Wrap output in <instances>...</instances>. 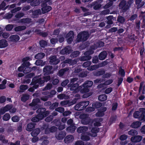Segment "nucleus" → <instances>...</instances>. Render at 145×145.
Instances as JSON below:
<instances>
[{
  "label": "nucleus",
  "mask_w": 145,
  "mask_h": 145,
  "mask_svg": "<svg viewBox=\"0 0 145 145\" xmlns=\"http://www.w3.org/2000/svg\"><path fill=\"white\" fill-rule=\"evenodd\" d=\"M107 96L105 94L100 95L98 97V100L100 101H105L107 99Z\"/></svg>",
  "instance_id": "37"
},
{
  "label": "nucleus",
  "mask_w": 145,
  "mask_h": 145,
  "mask_svg": "<svg viewBox=\"0 0 145 145\" xmlns=\"http://www.w3.org/2000/svg\"><path fill=\"white\" fill-rule=\"evenodd\" d=\"M98 68V65H94L91 66L90 67H88L87 68V69L88 70L93 71L96 69Z\"/></svg>",
  "instance_id": "55"
},
{
  "label": "nucleus",
  "mask_w": 145,
  "mask_h": 145,
  "mask_svg": "<svg viewBox=\"0 0 145 145\" xmlns=\"http://www.w3.org/2000/svg\"><path fill=\"white\" fill-rule=\"evenodd\" d=\"M39 43L40 47L42 48H44L47 45V42L43 40H40Z\"/></svg>",
  "instance_id": "46"
},
{
  "label": "nucleus",
  "mask_w": 145,
  "mask_h": 145,
  "mask_svg": "<svg viewBox=\"0 0 145 145\" xmlns=\"http://www.w3.org/2000/svg\"><path fill=\"white\" fill-rule=\"evenodd\" d=\"M125 21V19L124 17L122 16H118V22H120L121 24H123Z\"/></svg>",
  "instance_id": "56"
},
{
  "label": "nucleus",
  "mask_w": 145,
  "mask_h": 145,
  "mask_svg": "<svg viewBox=\"0 0 145 145\" xmlns=\"http://www.w3.org/2000/svg\"><path fill=\"white\" fill-rule=\"evenodd\" d=\"M34 77L36 78V79L38 82V84L40 85V87L43 86L44 85L45 82H47L49 81L51 82V76L49 75L44 76L42 77H38L37 76H35Z\"/></svg>",
  "instance_id": "1"
},
{
  "label": "nucleus",
  "mask_w": 145,
  "mask_h": 145,
  "mask_svg": "<svg viewBox=\"0 0 145 145\" xmlns=\"http://www.w3.org/2000/svg\"><path fill=\"white\" fill-rule=\"evenodd\" d=\"M130 5L127 3L126 1L123 0L118 5L120 9H121L122 12H125L129 10Z\"/></svg>",
  "instance_id": "4"
},
{
  "label": "nucleus",
  "mask_w": 145,
  "mask_h": 145,
  "mask_svg": "<svg viewBox=\"0 0 145 145\" xmlns=\"http://www.w3.org/2000/svg\"><path fill=\"white\" fill-rule=\"evenodd\" d=\"M66 135V132L65 131H61L57 133L56 135V138L58 140L63 139Z\"/></svg>",
  "instance_id": "13"
},
{
  "label": "nucleus",
  "mask_w": 145,
  "mask_h": 145,
  "mask_svg": "<svg viewBox=\"0 0 145 145\" xmlns=\"http://www.w3.org/2000/svg\"><path fill=\"white\" fill-rule=\"evenodd\" d=\"M12 107V106L10 105H7L1 108L0 110V112L1 114H3L5 112L9 110Z\"/></svg>",
  "instance_id": "15"
},
{
  "label": "nucleus",
  "mask_w": 145,
  "mask_h": 145,
  "mask_svg": "<svg viewBox=\"0 0 145 145\" xmlns=\"http://www.w3.org/2000/svg\"><path fill=\"white\" fill-rule=\"evenodd\" d=\"M81 123L84 125H88L89 127L91 128L92 126L93 121V120L89 118H88L84 120H81Z\"/></svg>",
  "instance_id": "12"
},
{
  "label": "nucleus",
  "mask_w": 145,
  "mask_h": 145,
  "mask_svg": "<svg viewBox=\"0 0 145 145\" xmlns=\"http://www.w3.org/2000/svg\"><path fill=\"white\" fill-rule=\"evenodd\" d=\"M41 10L43 14L48 12L52 9V8L50 6L47 5L46 2L42 3L41 4Z\"/></svg>",
  "instance_id": "8"
},
{
  "label": "nucleus",
  "mask_w": 145,
  "mask_h": 145,
  "mask_svg": "<svg viewBox=\"0 0 145 145\" xmlns=\"http://www.w3.org/2000/svg\"><path fill=\"white\" fill-rule=\"evenodd\" d=\"M31 71V67H28L25 68L24 70L23 71L25 73H28Z\"/></svg>",
  "instance_id": "60"
},
{
  "label": "nucleus",
  "mask_w": 145,
  "mask_h": 145,
  "mask_svg": "<svg viewBox=\"0 0 145 145\" xmlns=\"http://www.w3.org/2000/svg\"><path fill=\"white\" fill-rule=\"evenodd\" d=\"M51 82H52V84L53 85H56L59 82V80L57 78L55 79L54 80L51 79Z\"/></svg>",
  "instance_id": "62"
},
{
  "label": "nucleus",
  "mask_w": 145,
  "mask_h": 145,
  "mask_svg": "<svg viewBox=\"0 0 145 145\" xmlns=\"http://www.w3.org/2000/svg\"><path fill=\"white\" fill-rule=\"evenodd\" d=\"M102 105V104L99 102H96L92 104V106L94 108H97L100 107Z\"/></svg>",
  "instance_id": "47"
},
{
  "label": "nucleus",
  "mask_w": 145,
  "mask_h": 145,
  "mask_svg": "<svg viewBox=\"0 0 145 145\" xmlns=\"http://www.w3.org/2000/svg\"><path fill=\"white\" fill-rule=\"evenodd\" d=\"M82 104L81 102H80L76 104L74 106L75 109L77 111H81L83 110H81L82 109Z\"/></svg>",
  "instance_id": "43"
},
{
  "label": "nucleus",
  "mask_w": 145,
  "mask_h": 145,
  "mask_svg": "<svg viewBox=\"0 0 145 145\" xmlns=\"http://www.w3.org/2000/svg\"><path fill=\"white\" fill-rule=\"evenodd\" d=\"M20 39V37L16 35H11L8 38V40L9 41L13 42H16L18 41Z\"/></svg>",
  "instance_id": "18"
},
{
  "label": "nucleus",
  "mask_w": 145,
  "mask_h": 145,
  "mask_svg": "<svg viewBox=\"0 0 145 145\" xmlns=\"http://www.w3.org/2000/svg\"><path fill=\"white\" fill-rule=\"evenodd\" d=\"M105 72L103 69H101L99 70H97L94 73L95 76H99L103 75L105 73Z\"/></svg>",
  "instance_id": "32"
},
{
  "label": "nucleus",
  "mask_w": 145,
  "mask_h": 145,
  "mask_svg": "<svg viewBox=\"0 0 145 145\" xmlns=\"http://www.w3.org/2000/svg\"><path fill=\"white\" fill-rule=\"evenodd\" d=\"M76 128L74 125H71L67 128V131L68 133H73Z\"/></svg>",
  "instance_id": "27"
},
{
  "label": "nucleus",
  "mask_w": 145,
  "mask_h": 145,
  "mask_svg": "<svg viewBox=\"0 0 145 145\" xmlns=\"http://www.w3.org/2000/svg\"><path fill=\"white\" fill-rule=\"evenodd\" d=\"M99 128L96 127H93L91 130V131L92 134L90 133H88V135L91 137H95L97 136V133L99 132Z\"/></svg>",
  "instance_id": "14"
},
{
  "label": "nucleus",
  "mask_w": 145,
  "mask_h": 145,
  "mask_svg": "<svg viewBox=\"0 0 145 145\" xmlns=\"http://www.w3.org/2000/svg\"><path fill=\"white\" fill-rule=\"evenodd\" d=\"M42 117L38 114L37 115L33 117L31 119V121L34 122H36L39 121L40 120L43 119Z\"/></svg>",
  "instance_id": "31"
},
{
  "label": "nucleus",
  "mask_w": 145,
  "mask_h": 145,
  "mask_svg": "<svg viewBox=\"0 0 145 145\" xmlns=\"http://www.w3.org/2000/svg\"><path fill=\"white\" fill-rule=\"evenodd\" d=\"M26 27L25 26H19L15 27L14 30L15 31L18 32L25 29Z\"/></svg>",
  "instance_id": "42"
},
{
  "label": "nucleus",
  "mask_w": 145,
  "mask_h": 145,
  "mask_svg": "<svg viewBox=\"0 0 145 145\" xmlns=\"http://www.w3.org/2000/svg\"><path fill=\"white\" fill-rule=\"evenodd\" d=\"M139 110L141 113L139 111H135L133 113V116L135 118H138L140 121H145V108H140Z\"/></svg>",
  "instance_id": "2"
},
{
  "label": "nucleus",
  "mask_w": 145,
  "mask_h": 145,
  "mask_svg": "<svg viewBox=\"0 0 145 145\" xmlns=\"http://www.w3.org/2000/svg\"><path fill=\"white\" fill-rule=\"evenodd\" d=\"M42 12L40 9L34 10L32 14V17L33 18H37L39 17V15H41Z\"/></svg>",
  "instance_id": "23"
},
{
  "label": "nucleus",
  "mask_w": 145,
  "mask_h": 145,
  "mask_svg": "<svg viewBox=\"0 0 145 145\" xmlns=\"http://www.w3.org/2000/svg\"><path fill=\"white\" fill-rule=\"evenodd\" d=\"M69 69L68 68H65L59 70L58 72V75L60 77L63 76L65 73L68 71Z\"/></svg>",
  "instance_id": "30"
},
{
  "label": "nucleus",
  "mask_w": 145,
  "mask_h": 145,
  "mask_svg": "<svg viewBox=\"0 0 145 145\" xmlns=\"http://www.w3.org/2000/svg\"><path fill=\"white\" fill-rule=\"evenodd\" d=\"M40 3L39 0H36L34 1H33L31 0L30 3V5L32 6L35 7L39 5Z\"/></svg>",
  "instance_id": "48"
},
{
  "label": "nucleus",
  "mask_w": 145,
  "mask_h": 145,
  "mask_svg": "<svg viewBox=\"0 0 145 145\" xmlns=\"http://www.w3.org/2000/svg\"><path fill=\"white\" fill-rule=\"evenodd\" d=\"M88 133L89 132H87L82 134L81 138L82 140L88 141L90 140V138L89 136V135H88Z\"/></svg>",
  "instance_id": "20"
},
{
  "label": "nucleus",
  "mask_w": 145,
  "mask_h": 145,
  "mask_svg": "<svg viewBox=\"0 0 145 145\" xmlns=\"http://www.w3.org/2000/svg\"><path fill=\"white\" fill-rule=\"evenodd\" d=\"M49 63L51 65L57 64L60 62V60L57 58L56 56H51L49 58Z\"/></svg>",
  "instance_id": "9"
},
{
  "label": "nucleus",
  "mask_w": 145,
  "mask_h": 145,
  "mask_svg": "<svg viewBox=\"0 0 145 145\" xmlns=\"http://www.w3.org/2000/svg\"><path fill=\"white\" fill-rule=\"evenodd\" d=\"M38 115L44 118L48 115L49 113L48 111H46L44 108H38L36 111Z\"/></svg>",
  "instance_id": "6"
},
{
  "label": "nucleus",
  "mask_w": 145,
  "mask_h": 145,
  "mask_svg": "<svg viewBox=\"0 0 145 145\" xmlns=\"http://www.w3.org/2000/svg\"><path fill=\"white\" fill-rule=\"evenodd\" d=\"M31 22V19L29 18H23L20 20V22L26 24H29Z\"/></svg>",
  "instance_id": "34"
},
{
  "label": "nucleus",
  "mask_w": 145,
  "mask_h": 145,
  "mask_svg": "<svg viewBox=\"0 0 145 145\" xmlns=\"http://www.w3.org/2000/svg\"><path fill=\"white\" fill-rule=\"evenodd\" d=\"M79 90L80 93H84L88 92L89 91V88L84 86L83 84L82 85L79 86Z\"/></svg>",
  "instance_id": "17"
},
{
  "label": "nucleus",
  "mask_w": 145,
  "mask_h": 145,
  "mask_svg": "<svg viewBox=\"0 0 145 145\" xmlns=\"http://www.w3.org/2000/svg\"><path fill=\"white\" fill-rule=\"evenodd\" d=\"M74 34L73 31H71L67 34L66 37L74 38Z\"/></svg>",
  "instance_id": "54"
},
{
  "label": "nucleus",
  "mask_w": 145,
  "mask_h": 145,
  "mask_svg": "<svg viewBox=\"0 0 145 145\" xmlns=\"http://www.w3.org/2000/svg\"><path fill=\"white\" fill-rule=\"evenodd\" d=\"M39 99H33L32 103L29 105L32 107L33 109L35 110L38 108L39 105L37 104Z\"/></svg>",
  "instance_id": "16"
},
{
  "label": "nucleus",
  "mask_w": 145,
  "mask_h": 145,
  "mask_svg": "<svg viewBox=\"0 0 145 145\" xmlns=\"http://www.w3.org/2000/svg\"><path fill=\"white\" fill-rule=\"evenodd\" d=\"M78 79L77 78H74L70 79V82L69 85H71V84H74L75 82L78 80Z\"/></svg>",
  "instance_id": "63"
},
{
  "label": "nucleus",
  "mask_w": 145,
  "mask_h": 145,
  "mask_svg": "<svg viewBox=\"0 0 145 145\" xmlns=\"http://www.w3.org/2000/svg\"><path fill=\"white\" fill-rule=\"evenodd\" d=\"M8 46L7 41L5 39L0 40V48H4Z\"/></svg>",
  "instance_id": "24"
},
{
  "label": "nucleus",
  "mask_w": 145,
  "mask_h": 145,
  "mask_svg": "<svg viewBox=\"0 0 145 145\" xmlns=\"http://www.w3.org/2000/svg\"><path fill=\"white\" fill-rule=\"evenodd\" d=\"M28 88V86L27 85H21L20 87V89L23 91L26 90Z\"/></svg>",
  "instance_id": "61"
},
{
  "label": "nucleus",
  "mask_w": 145,
  "mask_h": 145,
  "mask_svg": "<svg viewBox=\"0 0 145 145\" xmlns=\"http://www.w3.org/2000/svg\"><path fill=\"white\" fill-rule=\"evenodd\" d=\"M29 99V95L27 94H23L22 96L21 97V100L23 102H26L27 100Z\"/></svg>",
  "instance_id": "45"
},
{
  "label": "nucleus",
  "mask_w": 145,
  "mask_h": 145,
  "mask_svg": "<svg viewBox=\"0 0 145 145\" xmlns=\"http://www.w3.org/2000/svg\"><path fill=\"white\" fill-rule=\"evenodd\" d=\"M142 138V136L138 135L132 137L131 138V140L133 142H139L141 141Z\"/></svg>",
  "instance_id": "21"
},
{
  "label": "nucleus",
  "mask_w": 145,
  "mask_h": 145,
  "mask_svg": "<svg viewBox=\"0 0 145 145\" xmlns=\"http://www.w3.org/2000/svg\"><path fill=\"white\" fill-rule=\"evenodd\" d=\"M88 127L86 126L80 127L77 129V131L79 133H84L88 130Z\"/></svg>",
  "instance_id": "29"
},
{
  "label": "nucleus",
  "mask_w": 145,
  "mask_h": 145,
  "mask_svg": "<svg viewBox=\"0 0 145 145\" xmlns=\"http://www.w3.org/2000/svg\"><path fill=\"white\" fill-rule=\"evenodd\" d=\"M91 63V62L90 61H87L84 62L82 65L85 68L89 67Z\"/></svg>",
  "instance_id": "53"
},
{
  "label": "nucleus",
  "mask_w": 145,
  "mask_h": 145,
  "mask_svg": "<svg viewBox=\"0 0 145 145\" xmlns=\"http://www.w3.org/2000/svg\"><path fill=\"white\" fill-rule=\"evenodd\" d=\"M128 134L134 136L137 135V131L134 129H131L128 132Z\"/></svg>",
  "instance_id": "50"
},
{
  "label": "nucleus",
  "mask_w": 145,
  "mask_h": 145,
  "mask_svg": "<svg viewBox=\"0 0 145 145\" xmlns=\"http://www.w3.org/2000/svg\"><path fill=\"white\" fill-rule=\"evenodd\" d=\"M91 5L95 10L99 9L101 7V5L97 1H95L92 3Z\"/></svg>",
  "instance_id": "26"
},
{
  "label": "nucleus",
  "mask_w": 145,
  "mask_h": 145,
  "mask_svg": "<svg viewBox=\"0 0 145 145\" xmlns=\"http://www.w3.org/2000/svg\"><path fill=\"white\" fill-rule=\"evenodd\" d=\"M88 115L85 114H81L79 116L80 118L81 119V120H84L85 119L88 118Z\"/></svg>",
  "instance_id": "58"
},
{
  "label": "nucleus",
  "mask_w": 145,
  "mask_h": 145,
  "mask_svg": "<svg viewBox=\"0 0 145 145\" xmlns=\"http://www.w3.org/2000/svg\"><path fill=\"white\" fill-rule=\"evenodd\" d=\"M36 79V78L34 77L32 79V81L30 84V85L33 86L32 87L28 89V91L29 92H33L34 91L35 89H37L40 87V85L38 84V82Z\"/></svg>",
  "instance_id": "5"
},
{
  "label": "nucleus",
  "mask_w": 145,
  "mask_h": 145,
  "mask_svg": "<svg viewBox=\"0 0 145 145\" xmlns=\"http://www.w3.org/2000/svg\"><path fill=\"white\" fill-rule=\"evenodd\" d=\"M44 75L46 76L52 74L54 72L53 70V67L51 65H46L43 69Z\"/></svg>",
  "instance_id": "7"
},
{
  "label": "nucleus",
  "mask_w": 145,
  "mask_h": 145,
  "mask_svg": "<svg viewBox=\"0 0 145 145\" xmlns=\"http://www.w3.org/2000/svg\"><path fill=\"white\" fill-rule=\"evenodd\" d=\"M45 56V54L43 52H40L36 54L35 57V59H41L43 58Z\"/></svg>",
  "instance_id": "36"
},
{
  "label": "nucleus",
  "mask_w": 145,
  "mask_h": 145,
  "mask_svg": "<svg viewBox=\"0 0 145 145\" xmlns=\"http://www.w3.org/2000/svg\"><path fill=\"white\" fill-rule=\"evenodd\" d=\"M142 0H136V4L139 8L143 7L144 4V1H142Z\"/></svg>",
  "instance_id": "38"
},
{
  "label": "nucleus",
  "mask_w": 145,
  "mask_h": 145,
  "mask_svg": "<svg viewBox=\"0 0 145 145\" xmlns=\"http://www.w3.org/2000/svg\"><path fill=\"white\" fill-rule=\"evenodd\" d=\"M89 34L88 32L86 31H83L80 32L78 35L77 41L78 42H84L88 38Z\"/></svg>",
  "instance_id": "3"
},
{
  "label": "nucleus",
  "mask_w": 145,
  "mask_h": 145,
  "mask_svg": "<svg viewBox=\"0 0 145 145\" xmlns=\"http://www.w3.org/2000/svg\"><path fill=\"white\" fill-rule=\"evenodd\" d=\"M53 116L50 115L48 117H46L45 119V121L46 122H50L52 121L53 119Z\"/></svg>",
  "instance_id": "64"
},
{
  "label": "nucleus",
  "mask_w": 145,
  "mask_h": 145,
  "mask_svg": "<svg viewBox=\"0 0 145 145\" xmlns=\"http://www.w3.org/2000/svg\"><path fill=\"white\" fill-rule=\"evenodd\" d=\"M71 53L70 57L72 58H73L78 57L80 54V52L78 51H76L72 52Z\"/></svg>",
  "instance_id": "40"
},
{
  "label": "nucleus",
  "mask_w": 145,
  "mask_h": 145,
  "mask_svg": "<svg viewBox=\"0 0 145 145\" xmlns=\"http://www.w3.org/2000/svg\"><path fill=\"white\" fill-rule=\"evenodd\" d=\"M72 51L69 46H67L60 50L59 54L61 55H67L71 53Z\"/></svg>",
  "instance_id": "10"
},
{
  "label": "nucleus",
  "mask_w": 145,
  "mask_h": 145,
  "mask_svg": "<svg viewBox=\"0 0 145 145\" xmlns=\"http://www.w3.org/2000/svg\"><path fill=\"white\" fill-rule=\"evenodd\" d=\"M93 84V82L92 81L89 80H87L83 84L84 86L87 87V88H89L91 87Z\"/></svg>",
  "instance_id": "39"
},
{
  "label": "nucleus",
  "mask_w": 145,
  "mask_h": 145,
  "mask_svg": "<svg viewBox=\"0 0 145 145\" xmlns=\"http://www.w3.org/2000/svg\"><path fill=\"white\" fill-rule=\"evenodd\" d=\"M107 55V53L106 51H103L101 52L99 54L98 57L99 59L103 60L105 59Z\"/></svg>",
  "instance_id": "19"
},
{
  "label": "nucleus",
  "mask_w": 145,
  "mask_h": 145,
  "mask_svg": "<svg viewBox=\"0 0 145 145\" xmlns=\"http://www.w3.org/2000/svg\"><path fill=\"white\" fill-rule=\"evenodd\" d=\"M84 56H82L80 58V60L81 61H88L90 60L91 58V56L84 55Z\"/></svg>",
  "instance_id": "35"
},
{
  "label": "nucleus",
  "mask_w": 145,
  "mask_h": 145,
  "mask_svg": "<svg viewBox=\"0 0 145 145\" xmlns=\"http://www.w3.org/2000/svg\"><path fill=\"white\" fill-rule=\"evenodd\" d=\"M79 84L77 83L71 84V86L69 84L67 85L68 88H70L71 91H74V92L75 93L79 91Z\"/></svg>",
  "instance_id": "11"
},
{
  "label": "nucleus",
  "mask_w": 145,
  "mask_h": 145,
  "mask_svg": "<svg viewBox=\"0 0 145 145\" xmlns=\"http://www.w3.org/2000/svg\"><path fill=\"white\" fill-rule=\"evenodd\" d=\"M0 140L3 143H7L8 142V140L5 139V136L2 135H0Z\"/></svg>",
  "instance_id": "59"
},
{
  "label": "nucleus",
  "mask_w": 145,
  "mask_h": 145,
  "mask_svg": "<svg viewBox=\"0 0 145 145\" xmlns=\"http://www.w3.org/2000/svg\"><path fill=\"white\" fill-rule=\"evenodd\" d=\"M105 115V112L98 110V112L96 113L95 115L97 117H101Z\"/></svg>",
  "instance_id": "52"
},
{
  "label": "nucleus",
  "mask_w": 145,
  "mask_h": 145,
  "mask_svg": "<svg viewBox=\"0 0 145 145\" xmlns=\"http://www.w3.org/2000/svg\"><path fill=\"white\" fill-rule=\"evenodd\" d=\"M89 101H85L81 102L82 104V109L83 110H85L86 107L89 105Z\"/></svg>",
  "instance_id": "44"
},
{
  "label": "nucleus",
  "mask_w": 145,
  "mask_h": 145,
  "mask_svg": "<svg viewBox=\"0 0 145 145\" xmlns=\"http://www.w3.org/2000/svg\"><path fill=\"white\" fill-rule=\"evenodd\" d=\"M118 75L122 77H124L125 75V71L121 66L119 68Z\"/></svg>",
  "instance_id": "33"
},
{
  "label": "nucleus",
  "mask_w": 145,
  "mask_h": 145,
  "mask_svg": "<svg viewBox=\"0 0 145 145\" xmlns=\"http://www.w3.org/2000/svg\"><path fill=\"white\" fill-rule=\"evenodd\" d=\"M141 125L140 122L137 121L133 122L131 124V126L134 128H137L139 127Z\"/></svg>",
  "instance_id": "41"
},
{
  "label": "nucleus",
  "mask_w": 145,
  "mask_h": 145,
  "mask_svg": "<svg viewBox=\"0 0 145 145\" xmlns=\"http://www.w3.org/2000/svg\"><path fill=\"white\" fill-rule=\"evenodd\" d=\"M3 118L4 121H8L10 118V115L8 113H6L3 116Z\"/></svg>",
  "instance_id": "51"
},
{
  "label": "nucleus",
  "mask_w": 145,
  "mask_h": 145,
  "mask_svg": "<svg viewBox=\"0 0 145 145\" xmlns=\"http://www.w3.org/2000/svg\"><path fill=\"white\" fill-rule=\"evenodd\" d=\"M20 117L17 116H14L11 118L12 121L14 122H18L20 120Z\"/></svg>",
  "instance_id": "49"
},
{
  "label": "nucleus",
  "mask_w": 145,
  "mask_h": 145,
  "mask_svg": "<svg viewBox=\"0 0 145 145\" xmlns=\"http://www.w3.org/2000/svg\"><path fill=\"white\" fill-rule=\"evenodd\" d=\"M40 129L39 128H36L32 131L31 135L32 137L37 136L40 133Z\"/></svg>",
  "instance_id": "28"
},
{
  "label": "nucleus",
  "mask_w": 145,
  "mask_h": 145,
  "mask_svg": "<svg viewBox=\"0 0 145 145\" xmlns=\"http://www.w3.org/2000/svg\"><path fill=\"white\" fill-rule=\"evenodd\" d=\"M13 27V25H12L8 24L5 27L6 30L7 31H11Z\"/></svg>",
  "instance_id": "57"
},
{
  "label": "nucleus",
  "mask_w": 145,
  "mask_h": 145,
  "mask_svg": "<svg viewBox=\"0 0 145 145\" xmlns=\"http://www.w3.org/2000/svg\"><path fill=\"white\" fill-rule=\"evenodd\" d=\"M74 140V137L72 135L67 136L64 138V141L65 143L67 144L72 142Z\"/></svg>",
  "instance_id": "22"
},
{
  "label": "nucleus",
  "mask_w": 145,
  "mask_h": 145,
  "mask_svg": "<svg viewBox=\"0 0 145 145\" xmlns=\"http://www.w3.org/2000/svg\"><path fill=\"white\" fill-rule=\"evenodd\" d=\"M36 124V123L32 122L28 123L26 128V130L29 131H32L35 128Z\"/></svg>",
  "instance_id": "25"
}]
</instances>
